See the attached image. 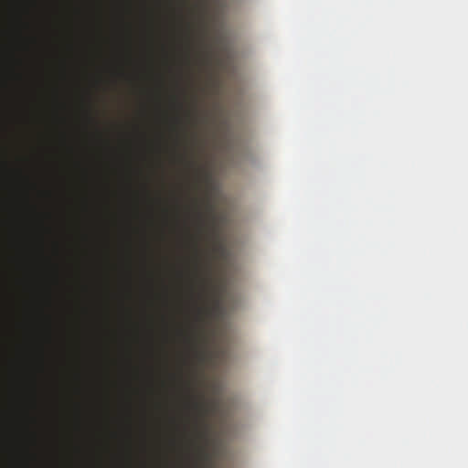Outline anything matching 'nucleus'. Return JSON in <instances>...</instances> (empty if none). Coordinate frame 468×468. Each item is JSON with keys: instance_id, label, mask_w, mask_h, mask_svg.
<instances>
[{"instance_id": "f257e3e1", "label": "nucleus", "mask_w": 468, "mask_h": 468, "mask_svg": "<svg viewBox=\"0 0 468 468\" xmlns=\"http://www.w3.org/2000/svg\"><path fill=\"white\" fill-rule=\"evenodd\" d=\"M188 391V399H187V408L193 413V425L197 435L201 438L204 436V431L201 427L203 424L204 418L208 412V408L207 403L204 401L203 398L200 396H196L193 390L190 388L189 385L187 386Z\"/></svg>"}, {"instance_id": "f03ea898", "label": "nucleus", "mask_w": 468, "mask_h": 468, "mask_svg": "<svg viewBox=\"0 0 468 468\" xmlns=\"http://www.w3.org/2000/svg\"><path fill=\"white\" fill-rule=\"evenodd\" d=\"M196 219L197 225L198 237H200L207 230V223L203 213L199 210L197 207H196Z\"/></svg>"}, {"instance_id": "7ed1b4c3", "label": "nucleus", "mask_w": 468, "mask_h": 468, "mask_svg": "<svg viewBox=\"0 0 468 468\" xmlns=\"http://www.w3.org/2000/svg\"><path fill=\"white\" fill-rule=\"evenodd\" d=\"M199 283H200V288H201L200 297L204 298L207 292L208 281L205 278L199 277Z\"/></svg>"}, {"instance_id": "20e7f679", "label": "nucleus", "mask_w": 468, "mask_h": 468, "mask_svg": "<svg viewBox=\"0 0 468 468\" xmlns=\"http://www.w3.org/2000/svg\"><path fill=\"white\" fill-rule=\"evenodd\" d=\"M210 308L205 306L197 307V320L201 321L204 314L210 313Z\"/></svg>"}, {"instance_id": "39448f33", "label": "nucleus", "mask_w": 468, "mask_h": 468, "mask_svg": "<svg viewBox=\"0 0 468 468\" xmlns=\"http://www.w3.org/2000/svg\"><path fill=\"white\" fill-rule=\"evenodd\" d=\"M194 247H195V250L197 252V258H196L197 267H198L199 266V249H198L197 240L195 241Z\"/></svg>"}, {"instance_id": "423d86ee", "label": "nucleus", "mask_w": 468, "mask_h": 468, "mask_svg": "<svg viewBox=\"0 0 468 468\" xmlns=\"http://www.w3.org/2000/svg\"><path fill=\"white\" fill-rule=\"evenodd\" d=\"M196 340H197V335H192V336H187L186 337V341L191 344V345H195L196 344Z\"/></svg>"}, {"instance_id": "0eeeda50", "label": "nucleus", "mask_w": 468, "mask_h": 468, "mask_svg": "<svg viewBox=\"0 0 468 468\" xmlns=\"http://www.w3.org/2000/svg\"><path fill=\"white\" fill-rule=\"evenodd\" d=\"M219 307V300L216 298L213 302L212 309H218Z\"/></svg>"}]
</instances>
